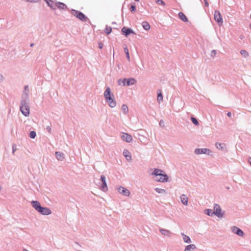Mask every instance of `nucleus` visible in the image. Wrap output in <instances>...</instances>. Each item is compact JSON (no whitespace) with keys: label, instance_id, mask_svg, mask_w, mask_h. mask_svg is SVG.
Instances as JSON below:
<instances>
[{"label":"nucleus","instance_id":"obj_31","mask_svg":"<svg viewBox=\"0 0 251 251\" xmlns=\"http://www.w3.org/2000/svg\"><path fill=\"white\" fill-rule=\"evenodd\" d=\"M104 31L107 35L110 34L112 32V27L106 25L105 26Z\"/></svg>","mask_w":251,"mask_h":251},{"label":"nucleus","instance_id":"obj_11","mask_svg":"<svg viewBox=\"0 0 251 251\" xmlns=\"http://www.w3.org/2000/svg\"><path fill=\"white\" fill-rule=\"evenodd\" d=\"M122 34L125 35L126 37H127L129 36L130 34H135V32L134 31V30L129 27H127L126 26L123 27L122 28Z\"/></svg>","mask_w":251,"mask_h":251},{"label":"nucleus","instance_id":"obj_45","mask_svg":"<svg viewBox=\"0 0 251 251\" xmlns=\"http://www.w3.org/2000/svg\"><path fill=\"white\" fill-rule=\"evenodd\" d=\"M227 116L228 117H231V113L230 112H228L227 113Z\"/></svg>","mask_w":251,"mask_h":251},{"label":"nucleus","instance_id":"obj_27","mask_svg":"<svg viewBox=\"0 0 251 251\" xmlns=\"http://www.w3.org/2000/svg\"><path fill=\"white\" fill-rule=\"evenodd\" d=\"M204 213L209 216H212L214 215V212L212 209H206L204 210Z\"/></svg>","mask_w":251,"mask_h":251},{"label":"nucleus","instance_id":"obj_6","mask_svg":"<svg viewBox=\"0 0 251 251\" xmlns=\"http://www.w3.org/2000/svg\"><path fill=\"white\" fill-rule=\"evenodd\" d=\"M70 12L73 15L82 22H86L88 19V17L81 11L72 9Z\"/></svg>","mask_w":251,"mask_h":251},{"label":"nucleus","instance_id":"obj_43","mask_svg":"<svg viewBox=\"0 0 251 251\" xmlns=\"http://www.w3.org/2000/svg\"><path fill=\"white\" fill-rule=\"evenodd\" d=\"M204 4L206 7H208L209 6V3L207 0H205V2H204Z\"/></svg>","mask_w":251,"mask_h":251},{"label":"nucleus","instance_id":"obj_21","mask_svg":"<svg viewBox=\"0 0 251 251\" xmlns=\"http://www.w3.org/2000/svg\"><path fill=\"white\" fill-rule=\"evenodd\" d=\"M178 17L179 19L182 20L184 22H188V19L186 16V15L182 12H179L178 13Z\"/></svg>","mask_w":251,"mask_h":251},{"label":"nucleus","instance_id":"obj_5","mask_svg":"<svg viewBox=\"0 0 251 251\" xmlns=\"http://www.w3.org/2000/svg\"><path fill=\"white\" fill-rule=\"evenodd\" d=\"M136 82L135 79L133 78H123L119 79L118 80V83L119 85H123V86H129L134 85Z\"/></svg>","mask_w":251,"mask_h":251},{"label":"nucleus","instance_id":"obj_50","mask_svg":"<svg viewBox=\"0 0 251 251\" xmlns=\"http://www.w3.org/2000/svg\"><path fill=\"white\" fill-rule=\"evenodd\" d=\"M249 27H250V28L251 29V24H250V25H249Z\"/></svg>","mask_w":251,"mask_h":251},{"label":"nucleus","instance_id":"obj_35","mask_svg":"<svg viewBox=\"0 0 251 251\" xmlns=\"http://www.w3.org/2000/svg\"><path fill=\"white\" fill-rule=\"evenodd\" d=\"M155 191L159 194L161 193H165L166 192V190L163 189L159 188H155Z\"/></svg>","mask_w":251,"mask_h":251},{"label":"nucleus","instance_id":"obj_32","mask_svg":"<svg viewBox=\"0 0 251 251\" xmlns=\"http://www.w3.org/2000/svg\"><path fill=\"white\" fill-rule=\"evenodd\" d=\"M240 53L243 57L245 58L248 57L249 55L248 52L246 50H240Z\"/></svg>","mask_w":251,"mask_h":251},{"label":"nucleus","instance_id":"obj_4","mask_svg":"<svg viewBox=\"0 0 251 251\" xmlns=\"http://www.w3.org/2000/svg\"><path fill=\"white\" fill-rule=\"evenodd\" d=\"M20 110L21 113L25 117L28 116L30 113L29 100H21Z\"/></svg>","mask_w":251,"mask_h":251},{"label":"nucleus","instance_id":"obj_42","mask_svg":"<svg viewBox=\"0 0 251 251\" xmlns=\"http://www.w3.org/2000/svg\"><path fill=\"white\" fill-rule=\"evenodd\" d=\"M27 1L30 2H37L39 0H26Z\"/></svg>","mask_w":251,"mask_h":251},{"label":"nucleus","instance_id":"obj_14","mask_svg":"<svg viewBox=\"0 0 251 251\" xmlns=\"http://www.w3.org/2000/svg\"><path fill=\"white\" fill-rule=\"evenodd\" d=\"M232 232L237 235L242 237L244 235L243 231L237 226H234L232 228Z\"/></svg>","mask_w":251,"mask_h":251},{"label":"nucleus","instance_id":"obj_37","mask_svg":"<svg viewBox=\"0 0 251 251\" xmlns=\"http://www.w3.org/2000/svg\"><path fill=\"white\" fill-rule=\"evenodd\" d=\"M156 2L158 4L162 5L163 6H164L165 5L164 1L162 0H156Z\"/></svg>","mask_w":251,"mask_h":251},{"label":"nucleus","instance_id":"obj_49","mask_svg":"<svg viewBox=\"0 0 251 251\" xmlns=\"http://www.w3.org/2000/svg\"><path fill=\"white\" fill-rule=\"evenodd\" d=\"M23 251H28L27 250H26V249H23Z\"/></svg>","mask_w":251,"mask_h":251},{"label":"nucleus","instance_id":"obj_8","mask_svg":"<svg viewBox=\"0 0 251 251\" xmlns=\"http://www.w3.org/2000/svg\"><path fill=\"white\" fill-rule=\"evenodd\" d=\"M100 180L101 183L100 186V190L104 192H106L108 190V187L106 181L105 176L103 175H101L100 177Z\"/></svg>","mask_w":251,"mask_h":251},{"label":"nucleus","instance_id":"obj_48","mask_svg":"<svg viewBox=\"0 0 251 251\" xmlns=\"http://www.w3.org/2000/svg\"><path fill=\"white\" fill-rule=\"evenodd\" d=\"M226 189H227V190H229V189H230V187H229V186H226Z\"/></svg>","mask_w":251,"mask_h":251},{"label":"nucleus","instance_id":"obj_33","mask_svg":"<svg viewBox=\"0 0 251 251\" xmlns=\"http://www.w3.org/2000/svg\"><path fill=\"white\" fill-rule=\"evenodd\" d=\"M29 136L31 139H34L36 136V133L35 131H31L29 132Z\"/></svg>","mask_w":251,"mask_h":251},{"label":"nucleus","instance_id":"obj_12","mask_svg":"<svg viewBox=\"0 0 251 251\" xmlns=\"http://www.w3.org/2000/svg\"><path fill=\"white\" fill-rule=\"evenodd\" d=\"M29 90L28 85H25L24 87V89L22 93L21 100H29Z\"/></svg>","mask_w":251,"mask_h":251},{"label":"nucleus","instance_id":"obj_25","mask_svg":"<svg viewBox=\"0 0 251 251\" xmlns=\"http://www.w3.org/2000/svg\"><path fill=\"white\" fill-rule=\"evenodd\" d=\"M143 28L146 30H150L151 26L147 21H144L142 24Z\"/></svg>","mask_w":251,"mask_h":251},{"label":"nucleus","instance_id":"obj_7","mask_svg":"<svg viewBox=\"0 0 251 251\" xmlns=\"http://www.w3.org/2000/svg\"><path fill=\"white\" fill-rule=\"evenodd\" d=\"M194 153L197 155L205 154L208 155L212 156L211 151L210 149L207 148L196 149L195 150Z\"/></svg>","mask_w":251,"mask_h":251},{"label":"nucleus","instance_id":"obj_24","mask_svg":"<svg viewBox=\"0 0 251 251\" xmlns=\"http://www.w3.org/2000/svg\"><path fill=\"white\" fill-rule=\"evenodd\" d=\"M196 249V246L194 244H190L185 247L184 251H192Z\"/></svg>","mask_w":251,"mask_h":251},{"label":"nucleus","instance_id":"obj_17","mask_svg":"<svg viewBox=\"0 0 251 251\" xmlns=\"http://www.w3.org/2000/svg\"><path fill=\"white\" fill-rule=\"evenodd\" d=\"M215 147L217 149L221 150L223 151H226V144L224 143L216 142L215 143Z\"/></svg>","mask_w":251,"mask_h":251},{"label":"nucleus","instance_id":"obj_9","mask_svg":"<svg viewBox=\"0 0 251 251\" xmlns=\"http://www.w3.org/2000/svg\"><path fill=\"white\" fill-rule=\"evenodd\" d=\"M214 18L215 21L217 23V24L219 25H222V24L223 23V20L222 16L220 13V12L219 10H215Z\"/></svg>","mask_w":251,"mask_h":251},{"label":"nucleus","instance_id":"obj_44","mask_svg":"<svg viewBox=\"0 0 251 251\" xmlns=\"http://www.w3.org/2000/svg\"><path fill=\"white\" fill-rule=\"evenodd\" d=\"M3 80V75L0 74V81H1Z\"/></svg>","mask_w":251,"mask_h":251},{"label":"nucleus","instance_id":"obj_39","mask_svg":"<svg viewBox=\"0 0 251 251\" xmlns=\"http://www.w3.org/2000/svg\"><path fill=\"white\" fill-rule=\"evenodd\" d=\"M46 129L47 130V131H48V132L49 133H51V127L50 126H47Z\"/></svg>","mask_w":251,"mask_h":251},{"label":"nucleus","instance_id":"obj_29","mask_svg":"<svg viewBox=\"0 0 251 251\" xmlns=\"http://www.w3.org/2000/svg\"><path fill=\"white\" fill-rule=\"evenodd\" d=\"M124 51L126 55V58L129 61H130V55L128 51V48L127 46L126 45L124 48Z\"/></svg>","mask_w":251,"mask_h":251},{"label":"nucleus","instance_id":"obj_26","mask_svg":"<svg viewBox=\"0 0 251 251\" xmlns=\"http://www.w3.org/2000/svg\"><path fill=\"white\" fill-rule=\"evenodd\" d=\"M163 95L160 90L157 91V101L159 103L163 100Z\"/></svg>","mask_w":251,"mask_h":251},{"label":"nucleus","instance_id":"obj_1","mask_svg":"<svg viewBox=\"0 0 251 251\" xmlns=\"http://www.w3.org/2000/svg\"><path fill=\"white\" fill-rule=\"evenodd\" d=\"M151 175L154 176V179L156 181L165 182L169 181L168 175L161 169H154Z\"/></svg>","mask_w":251,"mask_h":251},{"label":"nucleus","instance_id":"obj_10","mask_svg":"<svg viewBox=\"0 0 251 251\" xmlns=\"http://www.w3.org/2000/svg\"><path fill=\"white\" fill-rule=\"evenodd\" d=\"M213 211L214 215L218 218H222L224 214V212H222V209L220 205L217 203L214 204Z\"/></svg>","mask_w":251,"mask_h":251},{"label":"nucleus","instance_id":"obj_40","mask_svg":"<svg viewBox=\"0 0 251 251\" xmlns=\"http://www.w3.org/2000/svg\"><path fill=\"white\" fill-rule=\"evenodd\" d=\"M159 125L161 126H164V121L162 120H161L159 122Z\"/></svg>","mask_w":251,"mask_h":251},{"label":"nucleus","instance_id":"obj_18","mask_svg":"<svg viewBox=\"0 0 251 251\" xmlns=\"http://www.w3.org/2000/svg\"><path fill=\"white\" fill-rule=\"evenodd\" d=\"M123 155L125 157L127 161H130L132 157L131 154L129 151L127 150H125L123 151Z\"/></svg>","mask_w":251,"mask_h":251},{"label":"nucleus","instance_id":"obj_54","mask_svg":"<svg viewBox=\"0 0 251 251\" xmlns=\"http://www.w3.org/2000/svg\"><path fill=\"white\" fill-rule=\"evenodd\" d=\"M75 244L76 245H78V244L77 243H75Z\"/></svg>","mask_w":251,"mask_h":251},{"label":"nucleus","instance_id":"obj_52","mask_svg":"<svg viewBox=\"0 0 251 251\" xmlns=\"http://www.w3.org/2000/svg\"><path fill=\"white\" fill-rule=\"evenodd\" d=\"M1 186L0 185V191L1 190Z\"/></svg>","mask_w":251,"mask_h":251},{"label":"nucleus","instance_id":"obj_34","mask_svg":"<svg viewBox=\"0 0 251 251\" xmlns=\"http://www.w3.org/2000/svg\"><path fill=\"white\" fill-rule=\"evenodd\" d=\"M191 121L196 126H198L199 125V123L198 121V120L194 117H192L191 118Z\"/></svg>","mask_w":251,"mask_h":251},{"label":"nucleus","instance_id":"obj_3","mask_svg":"<svg viewBox=\"0 0 251 251\" xmlns=\"http://www.w3.org/2000/svg\"><path fill=\"white\" fill-rule=\"evenodd\" d=\"M103 96L105 101L107 103L109 107L114 108L116 106V101L115 100L114 96L111 92L110 87H106L104 92Z\"/></svg>","mask_w":251,"mask_h":251},{"label":"nucleus","instance_id":"obj_51","mask_svg":"<svg viewBox=\"0 0 251 251\" xmlns=\"http://www.w3.org/2000/svg\"><path fill=\"white\" fill-rule=\"evenodd\" d=\"M116 24V22H112V24Z\"/></svg>","mask_w":251,"mask_h":251},{"label":"nucleus","instance_id":"obj_16","mask_svg":"<svg viewBox=\"0 0 251 251\" xmlns=\"http://www.w3.org/2000/svg\"><path fill=\"white\" fill-rule=\"evenodd\" d=\"M122 137L123 140L127 143H130L132 140V136L127 133H123Z\"/></svg>","mask_w":251,"mask_h":251},{"label":"nucleus","instance_id":"obj_28","mask_svg":"<svg viewBox=\"0 0 251 251\" xmlns=\"http://www.w3.org/2000/svg\"><path fill=\"white\" fill-rule=\"evenodd\" d=\"M183 236V239L184 241L186 243H191V238L186 235H185L184 233L181 234Z\"/></svg>","mask_w":251,"mask_h":251},{"label":"nucleus","instance_id":"obj_13","mask_svg":"<svg viewBox=\"0 0 251 251\" xmlns=\"http://www.w3.org/2000/svg\"><path fill=\"white\" fill-rule=\"evenodd\" d=\"M117 190L119 193L122 194L125 196H128L130 194L128 189L122 186L119 187Z\"/></svg>","mask_w":251,"mask_h":251},{"label":"nucleus","instance_id":"obj_30","mask_svg":"<svg viewBox=\"0 0 251 251\" xmlns=\"http://www.w3.org/2000/svg\"><path fill=\"white\" fill-rule=\"evenodd\" d=\"M122 110L125 114H127L128 112V108L126 104H124L122 106Z\"/></svg>","mask_w":251,"mask_h":251},{"label":"nucleus","instance_id":"obj_22","mask_svg":"<svg viewBox=\"0 0 251 251\" xmlns=\"http://www.w3.org/2000/svg\"><path fill=\"white\" fill-rule=\"evenodd\" d=\"M55 156L57 159L60 161H62L64 158V154L59 151L55 152Z\"/></svg>","mask_w":251,"mask_h":251},{"label":"nucleus","instance_id":"obj_41","mask_svg":"<svg viewBox=\"0 0 251 251\" xmlns=\"http://www.w3.org/2000/svg\"><path fill=\"white\" fill-rule=\"evenodd\" d=\"M98 45L99 49H101L103 48V45L101 42H99Z\"/></svg>","mask_w":251,"mask_h":251},{"label":"nucleus","instance_id":"obj_20","mask_svg":"<svg viewBox=\"0 0 251 251\" xmlns=\"http://www.w3.org/2000/svg\"><path fill=\"white\" fill-rule=\"evenodd\" d=\"M47 5L52 10H55V7L54 6L55 3L52 0H44Z\"/></svg>","mask_w":251,"mask_h":251},{"label":"nucleus","instance_id":"obj_23","mask_svg":"<svg viewBox=\"0 0 251 251\" xmlns=\"http://www.w3.org/2000/svg\"><path fill=\"white\" fill-rule=\"evenodd\" d=\"M159 231L162 235L167 236H170L172 234V233L170 232V231H169L167 229H165L160 228L159 229Z\"/></svg>","mask_w":251,"mask_h":251},{"label":"nucleus","instance_id":"obj_46","mask_svg":"<svg viewBox=\"0 0 251 251\" xmlns=\"http://www.w3.org/2000/svg\"><path fill=\"white\" fill-rule=\"evenodd\" d=\"M248 160H249V162L250 165L251 166V157H249Z\"/></svg>","mask_w":251,"mask_h":251},{"label":"nucleus","instance_id":"obj_53","mask_svg":"<svg viewBox=\"0 0 251 251\" xmlns=\"http://www.w3.org/2000/svg\"><path fill=\"white\" fill-rule=\"evenodd\" d=\"M136 1H139V0H134Z\"/></svg>","mask_w":251,"mask_h":251},{"label":"nucleus","instance_id":"obj_47","mask_svg":"<svg viewBox=\"0 0 251 251\" xmlns=\"http://www.w3.org/2000/svg\"><path fill=\"white\" fill-rule=\"evenodd\" d=\"M34 43H31V44H30V47H33V46H34Z\"/></svg>","mask_w":251,"mask_h":251},{"label":"nucleus","instance_id":"obj_38","mask_svg":"<svg viewBox=\"0 0 251 251\" xmlns=\"http://www.w3.org/2000/svg\"><path fill=\"white\" fill-rule=\"evenodd\" d=\"M216 53H217V51L216 50H212L211 51V53H210V55L212 57H215V56L216 55Z\"/></svg>","mask_w":251,"mask_h":251},{"label":"nucleus","instance_id":"obj_15","mask_svg":"<svg viewBox=\"0 0 251 251\" xmlns=\"http://www.w3.org/2000/svg\"><path fill=\"white\" fill-rule=\"evenodd\" d=\"M55 7H57L60 10H67L68 9L67 6L64 3L58 1L55 3Z\"/></svg>","mask_w":251,"mask_h":251},{"label":"nucleus","instance_id":"obj_2","mask_svg":"<svg viewBox=\"0 0 251 251\" xmlns=\"http://www.w3.org/2000/svg\"><path fill=\"white\" fill-rule=\"evenodd\" d=\"M31 203L32 206L40 214L47 216L51 214V211L49 208L42 206L38 201H32Z\"/></svg>","mask_w":251,"mask_h":251},{"label":"nucleus","instance_id":"obj_19","mask_svg":"<svg viewBox=\"0 0 251 251\" xmlns=\"http://www.w3.org/2000/svg\"><path fill=\"white\" fill-rule=\"evenodd\" d=\"M180 199L183 204L184 205H188V198L186 195L182 194L180 197Z\"/></svg>","mask_w":251,"mask_h":251},{"label":"nucleus","instance_id":"obj_36","mask_svg":"<svg viewBox=\"0 0 251 251\" xmlns=\"http://www.w3.org/2000/svg\"><path fill=\"white\" fill-rule=\"evenodd\" d=\"M130 10L131 12H134L136 10V4L135 3L132 4L130 7Z\"/></svg>","mask_w":251,"mask_h":251}]
</instances>
